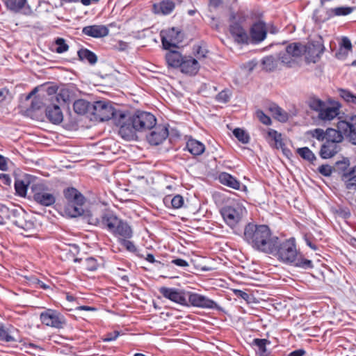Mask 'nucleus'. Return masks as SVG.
<instances>
[{"label":"nucleus","instance_id":"46","mask_svg":"<svg viewBox=\"0 0 356 356\" xmlns=\"http://www.w3.org/2000/svg\"><path fill=\"white\" fill-rule=\"evenodd\" d=\"M234 136L242 143L247 144L250 141L249 135L242 129L236 128L233 131Z\"/></svg>","mask_w":356,"mask_h":356},{"label":"nucleus","instance_id":"63","mask_svg":"<svg viewBox=\"0 0 356 356\" xmlns=\"http://www.w3.org/2000/svg\"><path fill=\"white\" fill-rule=\"evenodd\" d=\"M0 181L6 186H10L11 184V179L7 174L0 173Z\"/></svg>","mask_w":356,"mask_h":356},{"label":"nucleus","instance_id":"50","mask_svg":"<svg viewBox=\"0 0 356 356\" xmlns=\"http://www.w3.org/2000/svg\"><path fill=\"white\" fill-rule=\"evenodd\" d=\"M56 52L58 54H62L67 51L69 49L68 44L65 42V40L62 38H58L55 40Z\"/></svg>","mask_w":356,"mask_h":356},{"label":"nucleus","instance_id":"36","mask_svg":"<svg viewBox=\"0 0 356 356\" xmlns=\"http://www.w3.org/2000/svg\"><path fill=\"white\" fill-rule=\"evenodd\" d=\"M24 217H29V216L22 208H13L10 218L8 220H10L15 225L17 226V222H20L19 220H22Z\"/></svg>","mask_w":356,"mask_h":356},{"label":"nucleus","instance_id":"4","mask_svg":"<svg viewBox=\"0 0 356 356\" xmlns=\"http://www.w3.org/2000/svg\"><path fill=\"white\" fill-rule=\"evenodd\" d=\"M125 112L117 111L110 102L97 101L93 104L92 114L99 121L112 120L114 124L121 127L122 121L120 119V115H124Z\"/></svg>","mask_w":356,"mask_h":356},{"label":"nucleus","instance_id":"54","mask_svg":"<svg viewBox=\"0 0 356 356\" xmlns=\"http://www.w3.org/2000/svg\"><path fill=\"white\" fill-rule=\"evenodd\" d=\"M129 238H122L120 241V244L124 246L128 251L135 252L136 251V247L134 243L129 240Z\"/></svg>","mask_w":356,"mask_h":356},{"label":"nucleus","instance_id":"11","mask_svg":"<svg viewBox=\"0 0 356 356\" xmlns=\"http://www.w3.org/2000/svg\"><path fill=\"white\" fill-rule=\"evenodd\" d=\"M163 47L165 49L177 48V44L182 40L181 33L175 28L168 29L161 32Z\"/></svg>","mask_w":356,"mask_h":356},{"label":"nucleus","instance_id":"20","mask_svg":"<svg viewBox=\"0 0 356 356\" xmlns=\"http://www.w3.org/2000/svg\"><path fill=\"white\" fill-rule=\"evenodd\" d=\"M45 115L49 122L54 124H58L63 120V115L60 108L58 105H49L45 108Z\"/></svg>","mask_w":356,"mask_h":356},{"label":"nucleus","instance_id":"60","mask_svg":"<svg viewBox=\"0 0 356 356\" xmlns=\"http://www.w3.org/2000/svg\"><path fill=\"white\" fill-rule=\"evenodd\" d=\"M120 335L118 331H114L113 332L107 333L103 338L102 340L104 342H109L115 340Z\"/></svg>","mask_w":356,"mask_h":356},{"label":"nucleus","instance_id":"48","mask_svg":"<svg viewBox=\"0 0 356 356\" xmlns=\"http://www.w3.org/2000/svg\"><path fill=\"white\" fill-rule=\"evenodd\" d=\"M56 101L58 103H61V102L64 104H66L70 101V92L67 89H60L56 95Z\"/></svg>","mask_w":356,"mask_h":356},{"label":"nucleus","instance_id":"52","mask_svg":"<svg viewBox=\"0 0 356 356\" xmlns=\"http://www.w3.org/2000/svg\"><path fill=\"white\" fill-rule=\"evenodd\" d=\"M313 138H316L319 141H323L326 139V131H324L322 129H315L309 131Z\"/></svg>","mask_w":356,"mask_h":356},{"label":"nucleus","instance_id":"61","mask_svg":"<svg viewBox=\"0 0 356 356\" xmlns=\"http://www.w3.org/2000/svg\"><path fill=\"white\" fill-rule=\"evenodd\" d=\"M42 104V102L38 97H35L31 102L29 109L31 111L38 110L41 108Z\"/></svg>","mask_w":356,"mask_h":356},{"label":"nucleus","instance_id":"24","mask_svg":"<svg viewBox=\"0 0 356 356\" xmlns=\"http://www.w3.org/2000/svg\"><path fill=\"white\" fill-rule=\"evenodd\" d=\"M168 51L165 54V58L167 65L169 67L178 68L181 65V61L184 59V56L175 49H168Z\"/></svg>","mask_w":356,"mask_h":356},{"label":"nucleus","instance_id":"34","mask_svg":"<svg viewBox=\"0 0 356 356\" xmlns=\"http://www.w3.org/2000/svg\"><path fill=\"white\" fill-rule=\"evenodd\" d=\"M343 136L341 131L334 129L328 128L326 130L325 142L337 144L342 142Z\"/></svg>","mask_w":356,"mask_h":356},{"label":"nucleus","instance_id":"55","mask_svg":"<svg viewBox=\"0 0 356 356\" xmlns=\"http://www.w3.org/2000/svg\"><path fill=\"white\" fill-rule=\"evenodd\" d=\"M170 202L174 209H179L183 206L184 198L180 195H176L171 199Z\"/></svg>","mask_w":356,"mask_h":356},{"label":"nucleus","instance_id":"23","mask_svg":"<svg viewBox=\"0 0 356 356\" xmlns=\"http://www.w3.org/2000/svg\"><path fill=\"white\" fill-rule=\"evenodd\" d=\"M175 3L172 0H163L153 4V12L155 14L168 15L175 9Z\"/></svg>","mask_w":356,"mask_h":356},{"label":"nucleus","instance_id":"31","mask_svg":"<svg viewBox=\"0 0 356 356\" xmlns=\"http://www.w3.org/2000/svg\"><path fill=\"white\" fill-rule=\"evenodd\" d=\"M286 51L290 54L294 59L300 58L305 55V44L300 42H293L286 47Z\"/></svg>","mask_w":356,"mask_h":356},{"label":"nucleus","instance_id":"8","mask_svg":"<svg viewBox=\"0 0 356 356\" xmlns=\"http://www.w3.org/2000/svg\"><path fill=\"white\" fill-rule=\"evenodd\" d=\"M229 32L238 44H248L250 37L243 27L245 17L242 15L232 13L229 18Z\"/></svg>","mask_w":356,"mask_h":356},{"label":"nucleus","instance_id":"33","mask_svg":"<svg viewBox=\"0 0 356 356\" xmlns=\"http://www.w3.org/2000/svg\"><path fill=\"white\" fill-rule=\"evenodd\" d=\"M79 60H87L90 65H95L97 61V55L90 50L81 48L77 52Z\"/></svg>","mask_w":356,"mask_h":356},{"label":"nucleus","instance_id":"9","mask_svg":"<svg viewBox=\"0 0 356 356\" xmlns=\"http://www.w3.org/2000/svg\"><path fill=\"white\" fill-rule=\"evenodd\" d=\"M245 211L243 205L239 203H233L221 208L220 214L226 224L233 228L241 220Z\"/></svg>","mask_w":356,"mask_h":356},{"label":"nucleus","instance_id":"44","mask_svg":"<svg viewBox=\"0 0 356 356\" xmlns=\"http://www.w3.org/2000/svg\"><path fill=\"white\" fill-rule=\"evenodd\" d=\"M327 104L325 102L316 97H311L309 99L308 105L309 108L316 112H319Z\"/></svg>","mask_w":356,"mask_h":356},{"label":"nucleus","instance_id":"13","mask_svg":"<svg viewBox=\"0 0 356 356\" xmlns=\"http://www.w3.org/2000/svg\"><path fill=\"white\" fill-rule=\"evenodd\" d=\"M187 297L188 299V303L193 307L203 309H220V307L215 301L203 295L187 292Z\"/></svg>","mask_w":356,"mask_h":356},{"label":"nucleus","instance_id":"56","mask_svg":"<svg viewBox=\"0 0 356 356\" xmlns=\"http://www.w3.org/2000/svg\"><path fill=\"white\" fill-rule=\"evenodd\" d=\"M257 117L259 121L266 125H270L271 124V119L270 117L266 115L262 111L258 110L256 112Z\"/></svg>","mask_w":356,"mask_h":356},{"label":"nucleus","instance_id":"43","mask_svg":"<svg viewBox=\"0 0 356 356\" xmlns=\"http://www.w3.org/2000/svg\"><path fill=\"white\" fill-rule=\"evenodd\" d=\"M28 218L24 217L22 220H19L20 222H17L18 225L17 226L27 232H32L35 229L34 222Z\"/></svg>","mask_w":356,"mask_h":356},{"label":"nucleus","instance_id":"15","mask_svg":"<svg viewBox=\"0 0 356 356\" xmlns=\"http://www.w3.org/2000/svg\"><path fill=\"white\" fill-rule=\"evenodd\" d=\"M338 128L343 131L349 141L356 145V115H347L338 122Z\"/></svg>","mask_w":356,"mask_h":356},{"label":"nucleus","instance_id":"21","mask_svg":"<svg viewBox=\"0 0 356 356\" xmlns=\"http://www.w3.org/2000/svg\"><path fill=\"white\" fill-rule=\"evenodd\" d=\"M220 182L229 188L236 190L243 191L246 189V186L243 185L238 180H237L234 176L231 175L227 172H221L219 175Z\"/></svg>","mask_w":356,"mask_h":356},{"label":"nucleus","instance_id":"62","mask_svg":"<svg viewBox=\"0 0 356 356\" xmlns=\"http://www.w3.org/2000/svg\"><path fill=\"white\" fill-rule=\"evenodd\" d=\"M171 263L180 267L188 266V263L186 260L180 258L172 260Z\"/></svg>","mask_w":356,"mask_h":356},{"label":"nucleus","instance_id":"30","mask_svg":"<svg viewBox=\"0 0 356 356\" xmlns=\"http://www.w3.org/2000/svg\"><path fill=\"white\" fill-rule=\"evenodd\" d=\"M133 236V229L129 224L122 220L121 225L115 235V237L118 238V241H122V238H131Z\"/></svg>","mask_w":356,"mask_h":356},{"label":"nucleus","instance_id":"17","mask_svg":"<svg viewBox=\"0 0 356 356\" xmlns=\"http://www.w3.org/2000/svg\"><path fill=\"white\" fill-rule=\"evenodd\" d=\"M267 35L266 24L264 21L252 24L250 29V36L252 43L258 44L264 41Z\"/></svg>","mask_w":356,"mask_h":356},{"label":"nucleus","instance_id":"12","mask_svg":"<svg viewBox=\"0 0 356 356\" xmlns=\"http://www.w3.org/2000/svg\"><path fill=\"white\" fill-rule=\"evenodd\" d=\"M353 10V8L348 6L337 7L327 10L325 15L321 14L320 10H315L313 15V19L317 23L325 22L334 16H345L350 14Z\"/></svg>","mask_w":356,"mask_h":356},{"label":"nucleus","instance_id":"32","mask_svg":"<svg viewBox=\"0 0 356 356\" xmlns=\"http://www.w3.org/2000/svg\"><path fill=\"white\" fill-rule=\"evenodd\" d=\"M74 261L75 263L81 261L83 268L89 271L96 270L101 264L96 258L92 257H87L85 259L81 258H75Z\"/></svg>","mask_w":356,"mask_h":356},{"label":"nucleus","instance_id":"51","mask_svg":"<svg viewBox=\"0 0 356 356\" xmlns=\"http://www.w3.org/2000/svg\"><path fill=\"white\" fill-rule=\"evenodd\" d=\"M232 92L229 89H225L216 96V100L220 103H227L229 101Z\"/></svg>","mask_w":356,"mask_h":356},{"label":"nucleus","instance_id":"39","mask_svg":"<svg viewBox=\"0 0 356 356\" xmlns=\"http://www.w3.org/2000/svg\"><path fill=\"white\" fill-rule=\"evenodd\" d=\"M339 96L348 104L356 106V94L349 90L340 88L339 89Z\"/></svg>","mask_w":356,"mask_h":356},{"label":"nucleus","instance_id":"64","mask_svg":"<svg viewBox=\"0 0 356 356\" xmlns=\"http://www.w3.org/2000/svg\"><path fill=\"white\" fill-rule=\"evenodd\" d=\"M341 46L347 50H351L352 49L351 42L347 37H343L341 40Z\"/></svg>","mask_w":356,"mask_h":356},{"label":"nucleus","instance_id":"41","mask_svg":"<svg viewBox=\"0 0 356 356\" xmlns=\"http://www.w3.org/2000/svg\"><path fill=\"white\" fill-rule=\"evenodd\" d=\"M297 153L305 160L313 163L316 160L315 154L309 149L305 147L297 149Z\"/></svg>","mask_w":356,"mask_h":356},{"label":"nucleus","instance_id":"25","mask_svg":"<svg viewBox=\"0 0 356 356\" xmlns=\"http://www.w3.org/2000/svg\"><path fill=\"white\" fill-rule=\"evenodd\" d=\"M341 180L344 182L346 189L356 191V165L342 173Z\"/></svg>","mask_w":356,"mask_h":356},{"label":"nucleus","instance_id":"59","mask_svg":"<svg viewBox=\"0 0 356 356\" xmlns=\"http://www.w3.org/2000/svg\"><path fill=\"white\" fill-rule=\"evenodd\" d=\"M194 51L198 59L206 58L207 54L208 53V51L205 48L202 47L201 46L195 47Z\"/></svg>","mask_w":356,"mask_h":356},{"label":"nucleus","instance_id":"47","mask_svg":"<svg viewBox=\"0 0 356 356\" xmlns=\"http://www.w3.org/2000/svg\"><path fill=\"white\" fill-rule=\"evenodd\" d=\"M0 340L5 342H13L16 340L12 336L11 330L4 326H0Z\"/></svg>","mask_w":356,"mask_h":356},{"label":"nucleus","instance_id":"26","mask_svg":"<svg viewBox=\"0 0 356 356\" xmlns=\"http://www.w3.org/2000/svg\"><path fill=\"white\" fill-rule=\"evenodd\" d=\"M340 150L339 145L325 142L321 147L319 155L323 159H327L335 156Z\"/></svg>","mask_w":356,"mask_h":356},{"label":"nucleus","instance_id":"14","mask_svg":"<svg viewBox=\"0 0 356 356\" xmlns=\"http://www.w3.org/2000/svg\"><path fill=\"white\" fill-rule=\"evenodd\" d=\"M160 293L165 298L183 306H188L187 292L175 288L161 287Z\"/></svg>","mask_w":356,"mask_h":356},{"label":"nucleus","instance_id":"35","mask_svg":"<svg viewBox=\"0 0 356 356\" xmlns=\"http://www.w3.org/2000/svg\"><path fill=\"white\" fill-rule=\"evenodd\" d=\"M261 64L265 70L272 72L277 67L278 59L273 56H266L262 59Z\"/></svg>","mask_w":356,"mask_h":356},{"label":"nucleus","instance_id":"19","mask_svg":"<svg viewBox=\"0 0 356 356\" xmlns=\"http://www.w3.org/2000/svg\"><path fill=\"white\" fill-rule=\"evenodd\" d=\"M182 73L195 75L200 69V65L197 60L191 56H184L181 61V65L179 67Z\"/></svg>","mask_w":356,"mask_h":356},{"label":"nucleus","instance_id":"16","mask_svg":"<svg viewBox=\"0 0 356 356\" xmlns=\"http://www.w3.org/2000/svg\"><path fill=\"white\" fill-rule=\"evenodd\" d=\"M152 129L149 134L147 136V140L152 145H159L168 136V129L163 124H156Z\"/></svg>","mask_w":356,"mask_h":356},{"label":"nucleus","instance_id":"6","mask_svg":"<svg viewBox=\"0 0 356 356\" xmlns=\"http://www.w3.org/2000/svg\"><path fill=\"white\" fill-rule=\"evenodd\" d=\"M33 200L43 207H51L56 202V196L43 181L33 182L30 186Z\"/></svg>","mask_w":356,"mask_h":356},{"label":"nucleus","instance_id":"29","mask_svg":"<svg viewBox=\"0 0 356 356\" xmlns=\"http://www.w3.org/2000/svg\"><path fill=\"white\" fill-rule=\"evenodd\" d=\"M270 341L266 339H254L252 344L257 348L256 351L257 356H270L271 353L267 350V345H269Z\"/></svg>","mask_w":356,"mask_h":356},{"label":"nucleus","instance_id":"42","mask_svg":"<svg viewBox=\"0 0 356 356\" xmlns=\"http://www.w3.org/2000/svg\"><path fill=\"white\" fill-rule=\"evenodd\" d=\"M274 118L280 122H286L288 120V114L277 105L270 108Z\"/></svg>","mask_w":356,"mask_h":356},{"label":"nucleus","instance_id":"7","mask_svg":"<svg viewBox=\"0 0 356 356\" xmlns=\"http://www.w3.org/2000/svg\"><path fill=\"white\" fill-rule=\"evenodd\" d=\"M122 219L118 218L112 212L104 213L100 218L90 216L89 218V223L99 227L102 229H106L114 236L122 222Z\"/></svg>","mask_w":356,"mask_h":356},{"label":"nucleus","instance_id":"40","mask_svg":"<svg viewBox=\"0 0 356 356\" xmlns=\"http://www.w3.org/2000/svg\"><path fill=\"white\" fill-rule=\"evenodd\" d=\"M268 136L274 142L275 147L277 149H283L285 144L282 141L281 134L274 129H270L268 131Z\"/></svg>","mask_w":356,"mask_h":356},{"label":"nucleus","instance_id":"5","mask_svg":"<svg viewBox=\"0 0 356 356\" xmlns=\"http://www.w3.org/2000/svg\"><path fill=\"white\" fill-rule=\"evenodd\" d=\"M65 198L67 201L66 212L72 217H77L83 213L82 208L85 202L83 195L75 188H67L63 191Z\"/></svg>","mask_w":356,"mask_h":356},{"label":"nucleus","instance_id":"1","mask_svg":"<svg viewBox=\"0 0 356 356\" xmlns=\"http://www.w3.org/2000/svg\"><path fill=\"white\" fill-rule=\"evenodd\" d=\"M273 243L272 250H270L272 252H268V254L275 257L280 261L285 264H292L303 269L313 268L312 261L303 258L298 250L294 238L282 241L277 236Z\"/></svg>","mask_w":356,"mask_h":356},{"label":"nucleus","instance_id":"10","mask_svg":"<svg viewBox=\"0 0 356 356\" xmlns=\"http://www.w3.org/2000/svg\"><path fill=\"white\" fill-rule=\"evenodd\" d=\"M41 323L46 326L63 329L67 324L65 316L54 309H46L40 315Z\"/></svg>","mask_w":356,"mask_h":356},{"label":"nucleus","instance_id":"3","mask_svg":"<svg viewBox=\"0 0 356 356\" xmlns=\"http://www.w3.org/2000/svg\"><path fill=\"white\" fill-rule=\"evenodd\" d=\"M276 237L268 225L252 222L245 226L243 235V240L252 249L265 254L272 252L270 250Z\"/></svg>","mask_w":356,"mask_h":356},{"label":"nucleus","instance_id":"22","mask_svg":"<svg viewBox=\"0 0 356 356\" xmlns=\"http://www.w3.org/2000/svg\"><path fill=\"white\" fill-rule=\"evenodd\" d=\"M82 33L92 38H102L108 34V29L104 25H92L83 27Z\"/></svg>","mask_w":356,"mask_h":356},{"label":"nucleus","instance_id":"28","mask_svg":"<svg viewBox=\"0 0 356 356\" xmlns=\"http://www.w3.org/2000/svg\"><path fill=\"white\" fill-rule=\"evenodd\" d=\"M186 149L191 154L194 156H199L202 154L204 152L205 146L200 141L193 138H190L186 143Z\"/></svg>","mask_w":356,"mask_h":356},{"label":"nucleus","instance_id":"37","mask_svg":"<svg viewBox=\"0 0 356 356\" xmlns=\"http://www.w3.org/2000/svg\"><path fill=\"white\" fill-rule=\"evenodd\" d=\"M31 184L27 183L22 179H16L15 181V189L16 194L20 197H25L27 193L28 187Z\"/></svg>","mask_w":356,"mask_h":356},{"label":"nucleus","instance_id":"53","mask_svg":"<svg viewBox=\"0 0 356 356\" xmlns=\"http://www.w3.org/2000/svg\"><path fill=\"white\" fill-rule=\"evenodd\" d=\"M318 172L325 177H330L334 168L330 165H321L318 167Z\"/></svg>","mask_w":356,"mask_h":356},{"label":"nucleus","instance_id":"2","mask_svg":"<svg viewBox=\"0 0 356 356\" xmlns=\"http://www.w3.org/2000/svg\"><path fill=\"white\" fill-rule=\"evenodd\" d=\"M122 121L119 134L125 140H133L137 131L151 130L156 124V117L149 112L137 111L134 114L124 113L120 115Z\"/></svg>","mask_w":356,"mask_h":356},{"label":"nucleus","instance_id":"38","mask_svg":"<svg viewBox=\"0 0 356 356\" xmlns=\"http://www.w3.org/2000/svg\"><path fill=\"white\" fill-rule=\"evenodd\" d=\"M90 103L84 99H77L73 104V108L76 113L84 115L88 110Z\"/></svg>","mask_w":356,"mask_h":356},{"label":"nucleus","instance_id":"27","mask_svg":"<svg viewBox=\"0 0 356 356\" xmlns=\"http://www.w3.org/2000/svg\"><path fill=\"white\" fill-rule=\"evenodd\" d=\"M339 114V108L325 104L318 113V118L323 121H330Z\"/></svg>","mask_w":356,"mask_h":356},{"label":"nucleus","instance_id":"45","mask_svg":"<svg viewBox=\"0 0 356 356\" xmlns=\"http://www.w3.org/2000/svg\"><path fill=\"white\" fill-rule=\"evenodd\" d=\"M278 61L280 60L282 63L285 64L288 67H292L293 64L295 63L294 58L286 51V49L284 52H280L278 56Z\"/></svg>","mask_w":356,"mask_h":356},{"label":"nucleus","instance_id":"18","mask_svg":"<svg viewBox=\"0 0 356 356\" xmlns=\"http://www.w3.org/2000/svg\"><path fill=\"white\" fill-rule=\"evenodd\" d=\"M306 60L308 63H316L324 51V47L320 42L309 43L305 45Z\"/></svg>","mask_w":356,"mask_h":356},{"label":"nucleus","instance_id":"58","mask_svg":"<svg viewBox=\"0 0 356 356\" xmlns=\"http://www.w3.org/2000/svg\"><path fill=\"white\" fill-rule=\"evenodd\" d=\"M350 165V161L348 159H343L342 161H339L336 162V166L339 170H341L343 173L344 172H347L349 169H348Z\"/></svg>","mask_w":356,"mask_h":356},{"label":"nucleus","instance_id":"57","mask_svg":"<svg viewBox=\"0 0 356 356\" xmlns=\"http://www.w3.org/2000/svg\"><path fill=\"white\" fill-rule=\"evenodd\" d=\"M13 211V208H8L6 205L0 204V215L2 218L9 219L10 218L11 213Z\"/></svg>","mask_w":356,"mask_h":356},{"label":"nucleus","instance_id":"49","mask_svg":"<svg viewBox=\"0 0 356 356\" xmlns=\"http://www.w3.org/2000/svg\"><path fill=\"white\" fill-rule=\"evenodd\" d=\"M26 0H6L7 6L12 10L17 11L22 9Z\"/></svg>","mask_w":356,"mask_h":356}]
</instances>
